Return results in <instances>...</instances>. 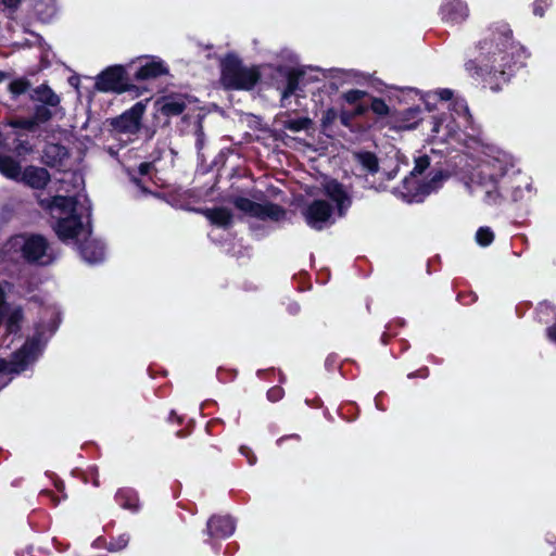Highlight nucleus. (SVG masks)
<instances>
[{
  "label": "nucleus",
  "instance_id": "1",
  "mask_svg": "<svg viewBox=\"0 0 556 556\" xmlns=\"http://www.w3.org/2000/svg\"><path fill=\"white\" fill-rule=\"evenodd\" d=\"M472 138L482 144V156L467 164L464 182L473 197L486 205H501L508 198L521 201L532 191L528 177L515 170V160L492 142H484L480 132Z\"/></svg>",
  "mask_w": 556,
  "mask_h": 556
},
{
  "label": "nucleus",
  "instance_id": "2",
  "mask_svg": "<svg viewBox=\"0 0 556 556\" xmlns=\"http://www.w3.org/2000/svg\"><path fill=\"white\" fill-rule=\"evenodd\" d=\"M53 218V229L61 241L74 244L85 262L96 264L105 255L102 242L90 239V202L85 193L73 197L56 195L51 200L41 201Z\"/></svg>",
  "mask_w": 556,
  "mask_h": 556
},
{
  "label": "nucleus",
  "instance_id": "3",
  "mask_svg": "<svg viewBox=\"0 0 556 556\" xmlns=\"http://www.w3.org/2000/svg\"><path fill=\"white\" fill-rule=\"evenodd\" d=\"M490 31L489 38L480 45L478 62L481 75L498 76L503 81H507L514 70L525 64L527 51L513 40L508 24L497 23Z\"/></svg>",
  "mask_w": 556,
  "mask_h": 556
},
{
  "label": "nucleus",
  "instance_id": "4",
  "mask_svg": "<svg viewBox=\"0 0 556 556\" xmlns=\"http://www.w3.org/2000/svg\"><path fill=\"white\" fill-rule=\"evenodd\" d=\"M448 113L441 116H433L432 121L427 124L429 126V140L437 143H444L455 139L468 149L477 152L478 160L482 156V144L472 138V134L480 132V137L484 142H490L480 126L476 125L469 113L467 102L464 99H455L451 104Z\"/></svg>",
  "mask_w": 556,
  "mask_h": 556
},
{
  "label": "nucleus",
  "instance_id": "5",
  "mask_svg": "<svg viewBox=\"0 0 556 556\" xmlns=\"http://www.w3.org/2000/svg\"><path fill=\"white\" fill-rule=\"evenodd\" d=\"M46 332L41 325L38 326L36 333L26 340L23 346L13 354L10 362L0 359V389L12 380V375L26 370L39 358L48 341Z\"/></svg>",
  "mask_w": 556,
  "mask_h": 556
},
{
  "label": "nucleus",
  "instance_id": "6",
  "mask_svg": "<svg viewBox=\"0 0 556 556\" xmlns=\"http://www.w3.org/2000/svg\"><path fill=\"white\" fill-rule=\"evenodd\" d=\"M5 251L20 255L29 264L39 266H48L58 258V253L48 240L36 233H21L11 237L5 243Z\"/></svg>",
  "mask_w": 556,
  "mask_h": 556
},
{
  "label": "nucleus",
  "instance_id": "7",
  "mask_svg": "<svg viewBox=\"0 0 556 556\" xmlns=\"http://www.w3.org/2000/svg\"><path fill=\"white\" fill-rule=\"evenodd\" d=\"M260 79L255 67H247L235 55H227L222 63V83L228 89H252Z\"/></svg>",
  "mask_w": 556,
  "mask_h": 556
},
{
  "label": "nucleus",
  "instance_id": "8",
  "mask_svg": "<svg viewBox=\"0 0 556 556\" xmlns=\"http://www.w3.org/2000/svg\"><path fill=\"white\" fill-rule=\"evenodd\" d=\"M353 156L358 165V170L364 174L365 187L367 188L383 191L387 189L386 182L397 175V166L391 170H381L377 156L371 152H356Z\"/></svg>",
  "mask_w": 556,
  "mask_h": 556
},
{
  "label": "nucleus",
  "instance_id": "9",
  "mask_svg": "<svg viewBox=\"0 0 556 556\" xmlns=\"http://www.w3.org/2000/svg\"><path fill=\"white\" fill-rule=\"evenodd\" d=\"M445 176L442 172H435L427 181L417 177H405L402 186L394 189L393 193L407 203L422 202L427 195L440 189Z\"/></svg>",
  "mask_w": 556,
  "mask_h": 556
},
{
  "label": "nucleus",
  "instance_id": "10",
  "mask_svg": "<svg viewBox=\"0 0 556 556\" xmlns=\"http://www.w3.org/2000/svg\"><path fill=\"white\" fill-rule=\"evenodd\" d=\"M0 173L4 176L21 179L34 189H42L50 180V174L46 168L37 166H28L21 172V166L12 157L0 154Z\"/></svg>",
  "mask_w": 556,
  "mask_h": 556
},
{
  "label": "nucleus",
  "instance_id": "11",
  "mask_svg": "<svg viewBox=\"0 0 556 556\" xmlns=\"http://www.w3.org/2000/svg\"><path fill=\"white\" fill-rule=\"evenodd\" d=\"M233 205L244 214L265 220L270 219L278 222L285 217V210L273 203H256L243 197H236L232 200Z\"/></svg>",
  "mask_w": 556,
  "mask_h": 556
},
{
  "label": "nucleus",
  "instance_id": "12",
  "mask_svg": "<svg viewBox=\"0 0 556 556\" xmlns=\"http://www.w3.org/2000/svg\"><path fill=\"white\" fill-rule=\"evenodd\" d=\"M128 87L126 70L122 65H113L97 76L96 88L103 92L122 93Z\"/></svg>",
  "mask_w": 556,
  "mask_h": 556
},
{
  "label": "nucleus",
  "instance_id": "13",
  "mask_svg": "<svg viewBox=\"0 0 556 556\" xmlns=\"http://www.w3.org/2000/svg\"><path fill=\"white\" fill-rule=\"evenodd\" d=\"M146 104L137 102L129 110L112 119L114 131L128 137L136 135L140 129V121L144 114Z\"/></svg>",
  "mask_w": 556,
  "mask_h": 556
},
{
  "label": "nucleus",
  "instance_id": "14",
  "mask_svg": "<svg viewBox=\"0 0 556 556\" xmlns=\"http://www.w3.org/2000/svg\"><path fill=\"white\" fill-rule=\"evenodd\" d=\"M303 215L307 225L316 230H321L334 222L332 206L325 200L311 202L303 211Z\"/></svg>",
  "mask_w": 556,
  "mask_h": 556
},
{
  "label": "nucleus",
  "instance_id": "15",
  "mask_svg": "<svg viewBox=\"0 0 556 556\" xmlns=\"http://www.w3.org/2000/svg\"><path fill=\"white\" fill-rule=\"evenodd\" d=\"M277 71L286 79L283 86H277V89L280 91V105L281 108H288L290 104V98L292 96L299 97V83L303 72L292 65H278Z\"/></svg>",
  "mask_w": 556,
  "mask_h": 556
},
{
  "label": "nucleus",
  "instance_id": "16",
  "mask_svg": "<svg viewBox=\"0 0 556 556\" xmlns=\"http://www.w3.org/2000/svg\"><path fill=\"white\" fill-rule=\"evenodd\" d=\"M137 62L139 64L135 73L137 80L154 79L168 73V67L157 56H141Z\"/></svg>",
  "mask_w": 556,
  "mask_h": 556
},
{
  "label": "nucleus",
  "instance_id": "17",
  "mask_svg": "<svg viewBox=\"0 0 556 556\" xmlns=\"http://www.w3.org/2000/svg\"><path fill=\"white\" fill-rule=\"evenodd\" d=\"M440 14L443 22L458 24L468 17L469 11L467 4L460 0H443Z\"/></svg>",
  "mask_w": 556,
  "mask_h": 556
},
{
  "label": "nucleus",
  "instance_id": "18",
  "mask_svg": "<svg viewBox=\"0 0 556 556\" xmlns=\"http://www.w3.org/2000/svg\"><path fill=\"white\" fill-rule=\"evenodd\" d=\"M188 99L184 94H168L156 100L157 111L166 117L177 116L187 108Z\"/></svg>",
  "mask_w": 556,
  "mask_h": 556
},
{
  "label": "nucleus",
  "instance_id": "19",
  "mask_svg": "<svg viewBox=\"0 0 556 556\" xmlns=\"http://www.w3.org/2000/svg\"><path fill=\"white\" fill-rule=\"evenodd\" d=\"M324 189L326 195L337 204L338 215L343 216L351 205V198L344 187L337 180H329Z\"/></svg>",
  "mask_w": 556,
  "mask_h": 556
},
{
  "label": "nucleus",
  "instance_id": "20",
  "mask_svg": "<svg viewBox=\"0 0 556 556\" xmlns=\"http://www.w3.org/2000/svg\"><path fill=\"white\" fill-rule=\"evenodd\" d=\"M236 529L233 519L229 516H214L207 521V534L212 538L226 539Z\"/></svg>",
  "mask_w": 556,
  "mask_h": 556
},
{
  "label": "nucleus",
  "instance_id": "21",
  "mask_svg": "<svg viewBox=\"0 0 556 556\" xmlns=\"http://www.w3.org/2000/svg\"><path fill=\"white\" fill-rule=\"evenodd\" d=\"M68 156L67 149L58 143H48L45 147L42 161L46 165L55 167Z\"/></svg>",
  "mask_w": 556,
  "mask_h": 556
},
{
  "label": "nucleus",
  "instance_id": "22",
  "mask_svg": "<svg viewBox=\"0 0 556 556\" xmlns=\"http://www.w3.org/2000/svg\"><path fill=\"white\" fill-rule=\"evenodd\" d=\"M31 99L36 102H39L40 104L55 109H59L61 102L60 97L48 85L45 84L33 90Z\"/></svg>",
  "mask_w": 556,
  "mask_h": 556
},
{
  "label": "nucleus",
  "instance_id": "23",
  "mask_svg": "<svg viewBox=\"0 0 556 556\" xmlns=\"http://www.w3.org/2000/svg\"><path fill=\"white\" fill-rule=\"evenodd\" d=\"M202 214L218 227H228L232 222V213L226 207L205 208Z\"/></svg>",
  "mask_w": 556,
  "mask_h": 556
},
{
  "label": "nucleus",
  "instance_id": "24",
  "mask_svg": "<svg viewBox=\"0 0 556 556\" xmlns=\"http://www.w3.org/2000/svg\"><path fill=\"white\" fill-rule=\"evenodd\" d=\"M115 501L121 507L132 511H136L139 506L137 494L131 489L118 490L115 495Z\"/></svg>",
  "mask_w": 556,
  "mask_h": 556
},
{
  "label": "nucleus",
  "instance_id": "25",
  "mask_svg": "<svg viewBox=\"0 0 556 556\" xmlns=\"http://www.w3.org/2000/svg\"><path fill=\"white\" fill-rule=\"evenodd\" d=\"M280 124L285 129H288L292 132H299L302 130H307L312 127L313 121L308 117H300V118H286L280 119Z\"/></svg>",
  "mask_w": 556,
  "mask_h": 556
},
{
  "label": "nucleus",
  "instance_id": "26",
  "mask_svg": "<svg viewBox=\"0 0 556 556\" xmlns=\"http://www.w3.org/2000/svg\"><path fill=\"white\" fill-rule=\"evenodd\" d=\"M23 319V314L21 308H14L12 309L5 320V328L7 331L11 333H17L21 327V321Z\"/></svg>",
  "mask_w": 556,
  "mask_h": 556
},
{
  "label": "nucleus",
  "instance_id": "27",
  "mask_svg": "<svg viewBox=\"0 0 556 556\" xmlns=\"http://www.w3.org/2000/svg\"><path fill=\"white\" fill-rule=\"evenodd\" d=\"M419 115H420V109L419 108H410L408 109L407 111H405L403 113V121H399L400 122V128H403V129H412V128H415L418 124V119H419Z\"/></svg>",
  "mask_w": 556,
  "mask_h": 556
},
{
  "label": "nucleus",
  "instance_id": "28",
  "mask_svg": "<svg viewBox=\"0 0 556 556\" xmlns=\"http://www.w3.org/2000/svg\"><path fill=\"white\" fill-rule=\"evenodd\" d=\"M331 78L333 81L331 83V86L334 89H338L340 85L351 81L356 77V73L352 71H343V70H331L330 71Z\"/></svg>",
  "mask_w": 556,
  "mask_h": 556
},
{
  "label": "nucleus",
  "instance_id": "29",
  "mask_svg": "<svg viewBox=\"0 0 556 556\" xmlns=\"http://www.w3.org/2000/svg\"><path fill=\"white\" fill-rule=\"evenodd\" d=\"M60 109H55V108H50L48 105H45V104H39L35 108V112H34V119L35 121H38V125L40 123H46L48 122L49 119L52 118V116L59 111Z\"/></svg>",
  "mask_w": 556,
  "mask_h": 556
},
{
  "label": "nucleus",
  "instance_id": "30",
  "mask_svg": "<svg viewBox=\"0 0 556 556\" xmlns=\"http://www.w3.org/2000/svg\"><path fill=\"white\" fill-rule=\"evenodd\" d=\"M494 240V233L489 227H480L476 232V241L481 247L490 245Z\"/></svg>",
  "mask_w": 556,
  "mask_h": 556
},
{
  "label": "nucleus",
  "instance_id": "31",
  "mask_svg": "<svg viewBox=\"0 0 556 556\" xmlns=\"http://www.w3.org/2000/svg\"><path fill=\"white\" fill-rule=\"evenodd\" d=\"M29 88V83L26 79H15L9 85V91L14 96H21L25 93Z\"/></svg>",
  "mask_w": 556,
  "mask_h": 556
},
{
  "label": "nucleus",
  "instance_id": "32",
  "mask_svg": "<svg viewBox=\"0 0 556 556\" xmlns=\"http://www.w3.org/2000/svg\"><path fill=\"white\" fill-rule=\"evenodd\" d=\"M10 125L14 128H23L33 131L37 128L38 121H35L34 117L16 118L12 119Z\"/></svg>",
  "mask_w": 556,
  "mask_h": 556
},
{
  "label": "nucleus",
  "instance_id": "33",
  "mask_svg": "<svg viewBox=\"0 0 556 556\" xmlns=\"http://www.w3.org/2000/svg\"><path fill=\"white\" fill-rule=\"evenodd\" d=\"M372 112L377 115L384 116L389 114V106L380 98H374L370 104Z\"/></svg>",
  "mask_w": 556,
  "mask_h": 556
},
{
  "label": "nucleus",
  "instance_id": "34",
  "mask_svg": "<svg viewBox=\"0 0 556 556\" xmlns=\"http://www.w3.org/2000/svg\"><path fill=\"white\" fill-rule=\"evenodd\" d=\"M428 166H429L428 156H421V157L417 159L415 167L410 172L409 176L419 178V176L428 168Z\"/></svg>",
  "mask_w": 556,
  "mask_h": 556
},
{
  "label": "nucleus",
  "instance_id": "35",
  "mask_svg": "<svg viewBox=\"0 0 556 556\" xmlns=\"http://www.w3.org/2000/svg\"><path fill=\"white\" fill-rule=\"evenodd\" d=\"M366 96V92L358 89H352L343 93V99L351 103H357L361 99H363Z\"/></svg>",
  "mask_w": 556,
  "mask_h": 556
},
{
  "label": "nucleus",
  "instance_id": "36",
  "mask_svg": "<svg viewBox=\"0 0 556 556\" xmlns=\"http://www.w3.org/2000/svg\"><path fill=\"white\" fill-rule=\"evenodd\" d=\"M338 117L337 111L332 108L327 109L321 116V126L327 129Z\"/></svg>",
  "mask_w": 556,
  "mask_h": 556
},
{
  "label": "nucleus",
  "instance_id": "37",
  "mask_svg": "<svg viewBox=\"0 0 556 556\" xmlns=\"http://www.w3.org/2000/svg\"><path fill=\"white\" fill-rule=\"evenodd\" d=\"M194 136H195V147L200 151L204 147V131L200 121L197 122L194 126Z\"/></svg>",
  "mask_w": 556,
  "mask_h": 556
},
{
  "label": "nucleus",
  "instance_id": "38",
  "mask_svg": "<svg viewBox=\"0 0 556 556\" xmlns=\"http://www.w3.org/2000/svg\"><path fill=\"white\" fill-rule=\"evenodd\" d=\"M128 541H129V536L127 534H123L117 540L112 541L110 543L109 549L113 551V552L121 551L127 546Z\"/></svg>",
  "mask_w": 556,
  "mask_h": 556
},
{
  "label": "nucleus",
  "instance_id": "39",
  "mask_svg": "<svg viewBox=\"0 0 556 556\" xmlns=\"http://www.w3.org/2000/svg\"><path fill=\"white\" fill-rule=\"evenodd\" d=\"M282 395H283V391L279 387H274V388L269 389L267 392V397L271 402L279 401L282 397Z\"/></svg>",
  "mask_w": 556,
  "mask_h": 556
},
{
  "label": "nucleus",
  "instance_id": "40",
  "mask_svg": "<svg viewBox=\"0 0 556 556\" xmlns=\"http://www.w3.org/2000/svg\"><path fill=\"white\" fill-rule=\"evenodd\" d=\"M22 0H0V5H3L4 9L13 13L18 8Z\"/></svg>",
  "mask_w": 556,
  "mask_h": 556
},
{
  "label": "nucleus",
  "instance_id": "41",
  "mask_svg": "<svg viewBox=\"0 0 556 556\" xmlns=\"http://www.w3.org/2000/svg\"><path fill=\"white\" fill-rule=\"evenodd\" d=\"M15 150L18 155H24V154L30 153L33 151V147L28 142L25 141V142H20L15 147Z\"/></svg>",
  "mask_w": 556,
  "mask_h": 556
},
{
  "label": "nucleus",
  "instance_id": "42",
  "mask_svg": "<svg viewBox=\"0 0 556 556\" xmlns=\"http://www.w3.org/2000/svg\"><path fill=\"white\" fill-rule=\"evenodd\" d=\"M435 94L440 98V100L445 102L453 98V91L450 89H440L435 91Z\"/></svg>",
  "mask_w": 556,
  "mask_h": 556
},
{
  "label": "nucleus",
  "instance_id": "43",
  "mask_svg": "<svg viewBox=\"0 0 556 556\" xmlns=\"http://www.w3.org/2000/svg\"><path fill=\"white\" fill-rule=\"evenodd\" d=\"M240 452H241L242 455H244L248 458V462H249L250 465L255 464L256 458H255V456L253 455V453H252V451L250 448H248L245 446H242L240 448Z\"/></svg>",
  "mask_w": 556,
  "mask_h": 556
},
{
  "label": "nucleus",
  "instance_id": "44",
  "mask_svg": "<svg viewBox=\"0 0 556 556\" xmlns=\"http://www.w3.org/2000/svg\"><path fill=\"white\" fill-rule=\"evenodd\" d=\"M546 336L551 342L556 344V323L546 329Z\"/></svg>",
  "mask_w": 556,
  "mask_h": 556
},
{
  "label": "nucleus",
  "instance_id": "45",
  "mask_svg": "<svg viewBox=\"0 0 556 556\" xmlns=\"http://www.w3.org/2000/svg\"><path fill=\"white\" fill-rule=\"evenodd\" d=\"M71 181L77 187L79 188L80 186L84 185V181H83V177L80 174H77V173H73L71 174Z\"/></svg>",
  "mask_w": 556,
  "mask_h": 556
},
{
  "label": "nucleus",
  "instance_id": "46",
  "mask_svg": "<svg viewBox=\"0 0 556 556\" xmlns=\"http://www.w3.org/2000/svg\"><path fill=\"white\" fill-rule=\"evenodd\" d=\"M151 164L150 163H141L139 165V173L141 175H147L150 172Z\"/></svg>",
  "mask_w": 556,
  "mask_h": 556
},
{
  "label": "nucleus",
  "instance_id": "47",
  "mask_svg": "<svg viewBox=\"0 0 556 556\" xmlns=\"http://www.w3.org/2000/svg\"><path fill=\"white\" fill-rule=\"evenodd\" d=\"M350 115L349 113L346 112H342L340 114V121H341V124L344 125V126H349L350 125Z\"/></svg>",
  "mask_w": 556,
  "mask_h": 556
},
{
  "label": "nucleus",
  "instance_id": "48",
  "mask_svg": "<svg viewBox=\"0 0 556 556\" xmlns=\"http://www.w3.org/2000/svg\"><path fill=\"white\" fill-rule=\"evenodd\" d=\"M58 328V323L55 320L51 321L48 326V329L47 331L49 332V337L52 336L54 333V331L56 330Z\"/></svg>",
  "mask_w": 556,
  "mask_h": 556
},
{
  "label": "nucleus",
  "instance_id": "49",
  "mask_svg": "<svg viewBox=\"0 0 556 556\" xmlns=\"http://www.w3.org/2000/svg\"><path fill=\"white\" fill-rule=\"evenodd\" d=\"M42 495L49 497L54 503V505L60 502V500L56 498L50 491H45Z\"/></svg>",
  "mask_w": 556,
  "mask_h": 556
},
{
  "label": "nucleus",
  "instance_id": "50",
  "mask_svg": "<svg viewBox=\"0 0 556 556\" xmlns=\"http://www.w3.org/2000/svg\"><path fill=\"white\" fill-rule=\"evenodd\" d=\"M417 375L425 378L428 375V370L427 369H421L418 372H412V374L408 375V378H413V377H415Z\"/></svg>",
  "mask_w": 556,
  "mask_h": 556
},
{
  "label": "nucleus",
  "instance_id": "51",
  "mask_svg": "<svg viewBox=\"0 0 556 556\" xmlns=\"http://www.w3.org/2000/svg\"><path fill=\"white\" fill-rule=\"evenodd\" d=\"M300 309V306L296 303H292L289 305V311L292 314H296Z\"/></svg>",
  "mask_w": 556,
  "mask_h": 556
},
{
  "label": "nucleus",
  "instance_id": "52",
  "mask_svg": "<svg viewBox=\"0 0 556 556\" xmlns=\"http://www.w3.org/2000/svg\"><path fill=\"white\" fill-rule=\"evenodd\" d=\"M534 14L535 15H539V16H542L543 15V11L542 9H540L539 7H534Z\"/></svg>",
  "mask_w": 556,
  "mask_h": 556
},
{
  "label": "nucleus",
  "instance_id": "53",
  "mask_svg": "<svg viewBox=\"0 0 556 556\" xmlns=\"http://www.w3.org/2000/svg\"><path fill=\"white\" fill-rule=\"evenodd\" d=\"M54 11H55V10H54V7H53V5H50V7L48 8V14H47V15H48V16H51V15L54 13Z\"/></svg>",
  "mask_w": 556,
  "mask_h": 556
},
{
  "label": "nucleus",
  "instance_id": "54",
  "mask_svg": "<svg viewBox=\"0 0 556 556\" xmlns=\"http://www.w3.org/2000/svg\"><path fill=\"white\" fill-rule=\"evenodd\" d=\"M134 182L142 190V192H146V189L141 187L140 181L138 179H134Z\"/></svg>",
  "mask_w": 556,
  "mask_h": 556
},
{
  "label": "nucleus",
  "instance_id": "55",
  "mask_svg": "<svg viewBox=\"0 0 556 556\" xmlns=\"http://www.w3.org/2000/svg\"><path fill=\"white\" fill-rule=\"evenodd\" d=\"M5 78V74L0 72V83Z\"/></svg>",
  "mask_w": 556,
  "mask_h": 556
},
{
  "label": "nucleus",
  "instance_id": "56",
  "mask_svg": "<svg viewBox=\"0 0 556 556\" xmlns=\"http://www.w3.org/2000/svg\"><path fill=\"white\" fill-rule=\"evenodd\" d=\"M36 12H37L39 15H41V14H42V12H41V11H40V9L38 8V5H36Z\"/></svg>",
  "mask_w": 556,
  "mask_h": 556
},
{
  "label": "nucleus",
  "instance_id": "57",
  "mask_svg": "<svg viewBox=\"0 0 556 556\" xmlns=\"http://www.w3.org/2000/svg\"><path fill=\"white\" fill-rule=\"evenodd\" d=\"M283 440H285V438L278 439L277 444L280 445Z\"/></svg>",
  "mask_w": 556,
  "mask_h": 556
},
{
  "label": "nucleus",
  "instance_id": "58",
  "mask_svg": "<svg viewBox=\"0 0 556 556\" xmlns=\"http://www.w3.org/2000/svg\"><path fill=\"white\" fill-rule=\"evenodd\" d=\"M363 111H364V110L359 108V109L357 110V113H358V114H362V113H363Z\"/></svg>",
  "mask_w": 556,
  "mask_h": 556
},
{
  "label": "nucleus",
  "instance_id": "59",
  "mask_svg": "<svg viewBox=\"0 0 556 556\" xmlns=\"http://www.w3.org/2000/svg\"><path fill=\"white\" fill-rule=\"evenodd\" d=\"M289 59H290L291 61H294V60H295V59H294V56H292V55H289Z\"/></svg>",
  "mask_w": 556,
  "mask_h": 556
}]
</instances>
